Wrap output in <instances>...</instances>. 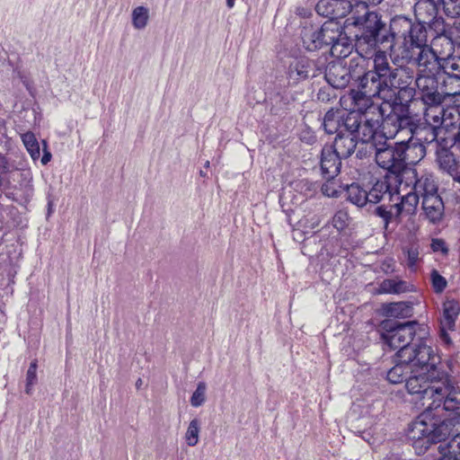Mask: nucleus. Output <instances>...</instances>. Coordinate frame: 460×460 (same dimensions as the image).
I'll use <instances>...</instances> for the list:
<instances>
[{
    "label": "nucleus",
    "mask_w": 460,
    "mask_h": 460,
    "mask_svg": "<svg viewBox=\"0 0 460 460\" xmlns=\"http://www.w3.org/2000/svg\"><path fill=\"white\" fill-rule=\"evenodd\" d=\"M412 50L403 49L400 57L395 58V63H412L418 67L419 74L438 75L442 63L426 42L421 47Z\"/></svg>",
    "instance_id": "0eeeda50"
},
{
    "label": "nucleus",
    "mask_w": 460,
    "mask_h": 460,
    "mask_svg": "<svg viewBox=\"0 0 460 460\" xmlns=\"http://www.w3.org/2000/svg\"><path fill=\"white\" fill-rule=\"evenodd\" d=\"M335 152L332 151L331 146H324L322 150L321 157V170L323 176L326 180H333L334 177L340 172L341 160Z\"/></svg>",
    "instance_id": "6ab92c4d"
},
{
    "label": "nucleus",
    "mask_w": 460,
    "mask_h": 460,
    "mask_svg": "<svg viewBox=\"0 0 460 460\" xmlns=\"http://www.w3.org/2000/svg\"><path fill=\"white\" fill-rule=\"evenodd\" d=\"M440 457L436 460H460V431L453 436L447 447H438Z\"/></svg>",
    "instance_id": "473e14b6"
},
{
    "label": "nucleus",
    "mask_w": 460,
    "mask_h": 460,
    "mask_svg": "<svg viewBox=\"0 0 460 460\" xmlns=\"http://www.w3.org/2000/svg\"><path fill=\"white\" fill-rule=\"evenodd\" d=\"M347 199L358 207H363L367 204V190L361 188L358 184H350L344 190Z\"/></svg>",
    "instance_id": "72a5a7b5"
},
{
    "label": "nucleus",
    "mask_w": 460,
    "mask_h": 460,
    "mask_svg": "<svg viewBox=\"0 0 460 460\" xmlns=\"http://www.w3.org/2000/svg\"><path fill=\"white\" fill-rule=\"evenodd\" d=\"M392 206L389 208L385 206H378L375 209V215L383 219L385 230H388L390 224L394 222L399 224L400 222L401 214L398 209L392 208Z\"/></svg>",
    "instance_id": "c9c22d12"
},
{
    "label": "nucleus",
    "mask_w": 460,
    "mask_h": 460,
    "mask_svg": "<svg viewBox=\"0 0 460 460\" xmlns=\"http://www.w3.org/2000/svg\"><path fill=\"white\" fill-rule=\"evenodd\" d=\"M440 72L444 77L442 85L447 96L460 94V56L453 57L443 61Z\"/></svg>",
    "instance_id": "9b49d317"
},
{
    "label": "nucleus",
    "mask_w": 460,
    "mask_h": 460,
    "mask_svg": "<svg viewBox=\"0 0 460 460\" xmlns=\"http://www.w3.org/2000/svg\"><path fill=\"white\" fill-rule=\"evenodd\" d=\"M350 97L354 103V108L365 117H379L381 118L384 111L392 110L389 102L376 103L373 100L377 98L376 95H370L363 90L351 91Z\"/></svg>",
    "instance_id": "9d476101"
},
{
    "label": "nucleus",
    "mask_w": 460,
    "mask_h": 460,
    "mask_svg": "<svg viewBox=\"0 0 460 460\" xmlns=\"http://www.w3.org/2000/svg\"><path fill=\"white\" fill-rule=\"evenodd\" d=\"M437 75L418 74L415 84L420 94V99L426 104H441L444 101V90L438 91ZM442 89H444L442 87Z\"/></svg>",
    "instance_id": "ddd939ff"
},
{
    "label": "nucleus",
    "mask_w": 460,
    "mask_h": 460,
    "mask_svg": "<svg viewBox=\"0 0 460 460\" xmlns=\"http://www.w3.org/2000/svg\"><path fill=\"white\" fill-rule=\"evenodd\" d=\"M455 44L450 35L440 34L433 39L429 47L438 58V60L443 63V61L454 56Z\"/></svg>",
    "instance_id": "5701e85b"
},
{
    "label": "nucleus",
    "mask_w": 460,
    "mask_h": 460,
    "mask_svg": "<svg viewBox=\"0 0 460 460\" xmlns=\"http://www.w3.org/2000/svg\"><path fill=\"white\" fill-rule=\"evenodd\" d=\"M349 13L355 25H362L363 31L356 40V50L358 55L367 57L376 48V36L382 29L381 17L376 12H369L366 1L348 3Z\"/></svg>",
    "instance_id": "423d86ee"
},
{
    "label": "nucleus",
    "mask_w": 460,
    "mask_h": 460,
    "mask_svg": "<svg viewBox=\"0 0 460 460\" xmlns=\"http://www.w3.org/2000/svg\"><path fill=\"white\" fill-rule=\"evenodd\" d=\"M148 9L145 6H137L132 11V24L135 29L142 30L148 22Z\"/></svg>",
    "instance_id": "58836bf2"
},
{
    "label": "nucleus",
    "mask_w": 460,
    "mask_h": 460,
    "mask_svg": "<svg viewBox=\"0 0 460 460\" xmlns=\"http://www.w3.org/2000/svg\"><path fill=\"white\" fill-rule=\"evenodd\" d=\"M426 106L423 122L441 131L446 109L441 104H426Z\"/></svg>",
    "instance_id": "bb28decb"
},
{
    "label": "nucleus",
    "mask_w": 460,
    "mask_h": 460,
    "mask_svg": "<svg viewBox=\"0 0 460 460\" xmlns=\"http://www.w3.org/2000/svg\"><path fill=\"white\" fill-rule=\"evenodd\" d=\"M448 33L454 40L455 43L460 45V20L455 22Z\"/></svg>",
    "instance_id": "3c124183"
},
{
    "label": "nucleus",
    "mask_w": 460,
    "mask_h": 460,
    "mask_svg": "<svg viewBox=\"0 0 460 460\" xmlns=\"http://www.w3.org/2000/svg\"><path fill=\"white\" fill-rule=\"evenodd\" d=\"M37 382V361L34 360L31 363L26 374V386L25 393L31 394L32 387Z\"/></svg>",
    "instance_id": "49530a36"
},
{
    "label": "nucleus",
    "mask_w": 460,
    "mask_h": 460,
    "mask_svg": "<svg viewBox=\"0 0 460 460\" xmlns=\"http://www.w3.org/2000/svg\"><path fill=\"white\" fill-rule=\"evenodd\" d=\"M387 137H384L378 142H373L367 146V151L363 156L375 155L378 166L393 173L402 171L407 163H413L411 159V146L407 145L404 139L393 145L388 142Z\"/></svg>",
    "instance_id": "39448f33"
},
{
    "label": "nucleus",
    "mask_w": 460,
    "mask_h": 460,
    "mask_svg": "<svg viewBox=\"0 0 460 460\" xmlns=\"http://www.w3.org/2000/svg\"><path fill=\"white\" fill-rule=\"evenodd\" d=\"M22 141L26 147L28 153L33 161H36L40 158V144L35 137V135L28 131L21 136Z\"/></svg>",
    "instance_id": "e433bc0d"
},
{
    "label": "nucleus",
    "mask_w": 460,
    "mask_h": 460,
    "mask_svg": "<svg viewBox=\"0 0 460 460\" xmlns=\"http://www.w3.org/2000/svg\"><path fill=\"white\" fill-rule=\"evenodd\" d=\"M345 112L340 110L328 111L323 118V126L326 133L334 134L343 131L341 129L342 119Z\"/></svg>",
    "instance_id": "cd10ccee"
},
{
    "label": "nucleus",
    "mask_w": 460,
    "mask_h": 460,
    "mask_svg": "<svg viewBox=\"0 0 460 460\" xmlns=\"http://www.w3.org/2000/svg\"><path fill=\"white\" fill-rule=\"evenodd\" d=\"M389 190L388 182L385 180L376 181L371 188L367 190V203H378Z\"/></svg>",
    "instance_id": "f704fd0d"
},
{
    "label": "nucleus",
    "mask_w": 460,
    "mask_h": 460,
    "mask_svg": "<svg viewBox=\"0 0 460 460\" xmlns=\"http://www.w3.org/2000/svg\"><path fill=\"white\" fill-rule=\"evenodd\" d=\"M0 168H3V169H4V166H2V165L0 164Z\"/></svg>",
    "instance_id": "bf43d9fd"
},
{
    "label": "nucleus",
    "mask_w": 460,
    "mask_h": 460,
    "mask_svg": "<svg viewBox=\"0 0 460 460\" xmlns=\"http://www.w3.org/2000/svg\"><path fill=\"white\" fill-rule=\"evenodd\" d=\"M349 215L346 211L339 210L332 217V226L339 231L348 226Z\"/></svg>",
    "instance_id": "8fccbe9b"
},
{
    "label": "nucleus",
    "mask_w": 460,
    "mask_h": 460,
    "mask_svg": "<svg viewBox=\"0 0 460 460\" xmlns=\"http://www.w3.org/2000/svg\"><path fill=\"white\" fill-rule=\"evenodd\" d=\"M397 67L392 69L388 64L387 84L390 98L393 95V89H398L408 96H412L414 89L411 86L414 80V71L406 66V63H394Z\"/></svg>",
    "instance_id": "1a4fd4ad"
},
{
    "label": "nucleus",
    "mask_w": 460,
    "mask_h": 460,
    "mask_svg": "<svg viewBox=\"0 0 460 460\" xmlns=\"http://www.w3.org/2000/svg\"><path fill=\"white\" fill-rule=\"evenodd\" d=\"M142 385V380L139 378V379L137 381L136 385H137V387L138 388V387H140V385Z\"/></svg>",
    "instance_id": "13d9d810"
},
{
    "label": "nucleus",
    "mask_w": 460,
    "mask_h": 460,
    "mask_svg": "<svg viewBox=\"0 0 460 460\" xmlns=\"http://www.w3.org/2000/svg\"><path fill=\"white\" fill-rule=\"evenodd\" d=\"M430 280L435 293H442L447 286V279L441 276L437 270H432L430 273Z\"/></svg>",
    "instance_id": "a18cd8bd"
},
{
    "label": "nucleus",
    "mask_w": 460,
    "mask_h": 460,
    "mask_svg": "<svg viewBox=\"0 0 460 460\" xmlns=\"http://www.w3.org/2000/svg\"><path fill=\"white\" fill-rule=\"evenodd\" d=\"M207 385L205 383L200 382L198 384L196 390L190 397V404L193 407H199L206 400Z\"/></svg>",
    "instance_id": "37998d69"
},
{
    "label": "nucleus",
    "mask_w": 460,
    "mask_h": 460,
    "mask_svg": "<svg viewBox=\"0 0 460 460\" xmlns=\"http://www.w3.org/2000/svg\"><path fill=\"white\" fill-rule=\"evenodd\" d=\"M318 68L314 60L302 57L292 62L288 68L289 79L294 83L317 75Z\"/></svg>",
    "instance_id": "a211bd4d"
},
{
    "label": "nucleus",
    "mask_w": 460,
    "mask_h": 460,
    "mask_svg": "<svg viewBox=\"0 0 460 460\" xmlns=\"http://www.w3.org/2000/svg\"><path fill=\"white\" fill-rule=\"evenodd\" d=\"M410 126L409 117L400 116L392 111L386 115L384 111L380 118V127L383 130H386L385 134H388L389 137L394 136L401 139L405 133H408Z\"/></svg>",
    "instance_id": "dca6fc26"
},
{
    "label": "nucleus",
    "mask_w": 460,
    "mask_h": 460,
    "mask_svg": "<svg viewBox=\"0 0 460 460\" xmlns=\"http://www.w3.org/2000/svg\"><path fill=\"white\" fill-rule=\"evenodd\" d=\"M43 144V155L41 157V164L46 165L51 160V153L48 150L47 142L45 140L42 141Z\"/></svg>",
    "instance_id": "603ef678"
},
{
    "label": "nucleus",
    "mask_w": 460,
    "mask_h": 460,
    "mask_svg": "<svg viewBox=\"0 0 460 460\" xmlns=\"http://www.w3.org/2000/svg\"><path fill=\"white\" fill-rule=\"evenodd\" d=\"M408 133L411 137L405 143L411 146V153L415 152L420 160L426 155L425 145L437 142L440 130L422 122L416 126L411 125Z\"/></svg>",
    "instance_id": "6e6552de"
},
{
    "label": "nucleus",
    "mask_w": 460,
    "mask_h": 460,
    "mask_svg": "<svg viewBox=\"0 0 460 460\" xmlns=\"http://www.w3.org/2000/svg\"><path fill=\"white\" fill-rule=\"evenodd\" d=\"M321 190L323 194L329 198L339 197L343 192V189L332 180H327Z\"/></svg>",
    "instance_id": "de8ad7c7"
},
{
    "label": "nucleus",
    "mask_w": 460,
    "mask_h": 460,
    "mask_svg": "<svg viewBox=\"0 0 460 460\" xmlns=\"http://www.w3.org/2000/svg\"><path fill=\"white\" fill-rule=\"evenodd\" d=\"M362 120V118L358 113H345L342 119L341 129L344 128V133H351L355 135Z\"/></svg>",
    "instance_id": "4c0bfd02"
},
{
    "label": "nucleus",
    "mask_w": 460,
    "mask_h": 460,
    "mask_svg": "<svg viewBox=\"0 0 460 460\" xmlns=\"http://www.w3.org/2000/svg\"><path fill=\"white\" fill-rule=\"evenodd\" d=\"M376 48L378 45L387 44L391 49L393 62L400 57L403 49L412 50L415 47H421L428 42L427 30L423 22H412L404 16H395L390 21L389 30L382 22V29L376 36Z\"/></svg>",
    "instance_id": "7ed1b4c3"
},
{
    "label": "nucleus",
    "mask_w": 460,
    "mask_h": 460,
    "mask_svg": "<svg viewBox=\"0 0 460 460\" xmlns=\"http://www.w3.org/2000/svg\"><path fill=\"white\" fill-rule=\"evenodd\" d=\"M354 47L356 48V44L353 45L351 40L342 31L341 37H338L337 40L330 48V52L332 57L341 60L349 57Z\"/></svg>",
    "instance_id": "c85d7f7f"
},
{
    "label": "nucleus",
    "mask_w": 460,
    "mask_h": 460,
    "mask_svg": "<svg viewBox=\"0 0 460 460\" xmlns=\"http://www.w3.org/2000/svg\"><path fill=\"white\" fill-rule=\"evenodd\" d=\"M412 190L419 194L421 199L426 196L438 194L436 181L429 173H423L420 177H417Z\"/></svg>",
    "instance_id": "a878e982"
},
{
    "label": "nucleus",
    "mask_w": 460,
    "mask_h": 460,
    "mask_svg": "<svg viewBox=\"0 0 460 460\" xmlns=\"http://www.w3.org/2000/svg\"><path fill=\"white\" fill-rule=\"evenodd\" d=\"M380 127L379 117H365L359 128L356 132L357 139L359 138L361 146L358 148L357 156L363 157V153L367 151V146L373 142H378L385 137L378 133L376 129Z\"/></svg>",
    "instance_id": "4468645a"
},
{
    "label": "nucleus",
    "mask_w": 460,
    "mask_h": 460,
    "mask_svg": "<svg viewBox=\"0 0 460 460\" xmlns=\"http://www.w3.org/2000/svg\"><path fill=\"white\" fill-rule=\"evenodd\" d=\"M381 294H402L411 291V285L398 279H384L379 285Z\"/></svg>",
    "instance_id": "c756f323"
},
{
    "label": "nucleus",
    "mask_w": 460,
    "mask_h": 460,
    "mask_svg": "<svg viewBox=\"0 0 460 460\" xmlns=\"http://www.w3.org/2000/svg\"><path fill=\"white\" fill-rule=\"evenodd\" d=\"M428 376L418 375L407 384V391L422 401L425 410L412 422L408 438L418 455L424 454L432 444L445 440L460 431V398L452 391L448 375L437 367H430Z\"/></svg>",
    "instance_id": "f257e3e1"
},
{
    "label": "nucleus",
    "mask_w": 460,
    "mask_h": 460,
    "mask_svg": "<svg viewBox=\"0 0 460 460\" xmlns=\"http://www.w3.org/2000/svg\"><path fill=\"white\" fill-rule=\"evenodd\" d=\"M421 208L426 218L433 224L439 222L445 211L444 202L438 194L423 197Z\"/></svg>",
    "instance_id": "412c9836"
},
{
    "label": "nucleus",
    "mask_w": 460,
    "mask_h": 460,
    "mask_svg": "<svg viewBox=\"0 0 460 460\" xmlns=\"http://www.w3.org/2000/svg\"><path fill=\"white\" fill-rule=\"evenodd\" d=\"M359 56V60L356 63L358 71L357 70L355 78L359 81L358 89L386 101L390 94L386 80L388 59L385 52L375 48L367 57Z\"/></svg>",
    "instance_id": "20e7f679"
},
{
    "label": "nucleus",
    "mask_w": 460,
    "mask_h": 460,
    "mask_svg": "<svg viewBox=\"0 0 460 460\" xmlns=\"http://www.w3.org/2000/svg\"><path fill=\"white\" fill-rule=\"evenodd\" d=\"M454 139L460 140V122H459V126H458V131H457V133L454 136Z\"/></svg>",
    "instance_id": "4d7b16f0"
},
{
    "label": "nucleus",
    "mask_w": 460,
    "mask_h": 460,
    "mask_svg": "<svg viewBox=\"0 0 460 460\" xmlns=\"http://www.w3.org/2000/svg\"><path fill=\"white\" fill-rule=\"evenodd\" d=\"M383 311L387 317L406 318L411 315L412 307L407 302H394L385 305Z\"/></svg>",
    "instance_id": "2f4dec72"
},
{
    "label": "nucleus",
    "mask_w": 460,
    "mask_h": 460,
    "mask_svg": "<svg viewBox=\"0 0 460 460\" xmlns=\"http://www.w3.org/2000/svg\"><path fill=\"white\" fill-rule=\"evenodd\" d=\"M366 2L373 4V5H377L379 4L383 0H365Z\"/></svg>",
    "instance_id": "6e6d98bb"
},
{
    "label": "nucleus",
    "mask_w": 460,
    "mask_h": 460,
    "mask_svg": "<svg viewBox=\"0 0 460 460\" xmlns=\"http://www.w3.org/2000/svg\"><path fill=\"white\" fill-rule=\"evenodd\" d=\"M356 62L355 59L350 60L349 66L341 60L330 63L326 69L324 77L328 84L334 88H344L346 87L351 78H356V73L358 67L353 68V64Z\"/></svg>",
    "instance_id": "f8f14e48"
},
{
    "label": "nucleus",
    "mask_w": 460,
    "mask_h": 460,
    "mask_svg": "<svg viewBox=\"0 0 460 460\" xmlns=\"http://www.w3.org/2000/svg\"><path fill=\"white\" fill-rule=\"evenodd\" d=\"M460 313V305L455 300H447L443 304V313L440 318V337L447 342H450L447 332L453 331L456 321Z\"/></svg>",
    "instance_id": "f3484780"
},
{
    "label": "nucleus",
    "mask_w": 460,
    "mask_h": 460,
    "mask_svg": "<svg viewBox=\"0 0 460 460\" xmlns=\"http://www.w3.org/2000/svg\"><path fill=\"white\" fill-rule=\"evenodd\" d=\"M440 5L441 0H418L414 5L415 16L424 24H430L437 19Z\"/></svg>",
    "instance_id": "aec40b11"
},
{
    "label": "nucleus",
    "mask_w": 460,
    "mask_h": 460,
    "mask_svg": "<svg viewBox=\"0 0 460 460\" xmlns=\"http://www.w3.org/2000/svg\"><path fill=\"white\" fill-rule=\"evenodd\" d=\"M337 0H320L315 5L316 13L323 16L334 20L335 16V5Z\"/></svg>",
    "instance_id": "ea45409f"
},
{
    "label": "nucleus",
    "mask_w": 460,
    "mask_h": 460,
    "mask_svg": "<svg viewBox=\"0 0 460 460\" xmlns=\"http://www.w3.org/2000/svg\"><path fill=\"white\" fill-rule=\"evenodd\" d=\"M441 5L447 16H460V0H441Z\"/></svg>",
    "instance_id": "c03bdc74"
},
{
    "label": "nucleus",
    "mask_w": 460,
    "mask_h": 460,
    "mask_svg": "<svg viewBox=\"0 0 460 460\" xmlns=\"http://www.w3.org/2000/svg\"><path fill=\"white\" fill-rule=\"evenodd\" d=\"M342 27L334 20L325 22L321 26V49L332 46L338 37H341Z\"/></svg>",
    "instance_id": "393cba45"
},
{
    "label": "nucleus",
    "mask_w": 460,
    "mask_h": 460,
    "mask_svg": "<svg viewBox=\"0 0 460 460\" xmlns=\"http://www.w3.org/2000/svg\"><path fill=\"white\" fill-rule=\"evenodd\" d=\"M443 246H444V243L441 240H434L432 243V248L434 251L442 249L444 252H447V250L444 249Z\"/></svg>",
    "instance_id": "864d4df0"
},
{
    "label": "nucleus",
    "mask_w": 460,
    "mask_h": 460,
    "mask_svg": "<svg viewBox=\"0 0 460 460\" xmlns=\"http://www.w3.org/2000/svg\"><path fill=\"white\" fill-rule=\"evenodd\" d=\"M301 39L304 47L309 51L321 49V27L305 24L301 31Z\"/></svg>",
    "instance_id": "b1692460"
},
{
    "label": "nucleus",
    "mask_w": 460,
    "mask_h": 460,
    "mask_svg": "<svg viewBox=\"0 0 460 460\" xmlns=\"http://www.w3.org/2000/svg\"><path fill=\"white\" fill-rule=\"evenodd\" d=\"M200 432V422L198 419H193L187 429L185 433L186 443L190 447H194L199 442V436Z\"/></svg>",
    "instance_id": "a19ab883"
},
{
    "label": "nucleus",
    "mask_w": 460,
    "mask_h": 460,
    "mask_svg": "<svg viewBox=\"0 0 460 460\" xmlns=\"http://www.w3.org/2000/svg\"><path fill=\"white\" fill-rule=\"evenodd\" d=\"M425 372L429 373V369L424 370L413 361H403L402 358L395 357V365L387 372V379L392 384H401L405 380L407 385L411 377L418 375L428 376Z\"/></svg>",
    "instance_id": "2eb2a0df"
},
{
    "label": "nucleus",
    "mask_w": 460,
    "mask_h": 460,
    "mask_svg": "<svg viewBox=\"0 0 460 460\" xmlns=\"http://www.w3.org/2000/svg\"><path fill=\"white\" fill-rule=\"evenodd\" d=\"M460 114L457 109H446L445 116H443V124L441 125V129L444 128L448 131L451 127H454L458 122Z\"/></svg>",
    "instance_id": "79ce46f5"
},
{
    "label": "nucleus",
    "mask_w": 460,
    "mask_h": 460,
    "mask_svg": "<svg viewBox=\"0 0 460 460\" xmlns=\"http://www.w3.org/2000/svg\"><path fill=\"white\" fill-rule=\"evenodd\" d=\"M226 5L228 8H233L234 6L235 0H226Z\"/></svg>",
    "instance_id": "5fc2aeb1"
},
{
    "label": "nucleus",
    "mask_w": 460,
    "mask_h": 460,
    "mask_svg": "<svg viewBox=\"0 0 460 460\" xmlns=\"http://www.w3.org/2000/svg\"><path fill=\"white\" fill-rule=\"evenodd\" d=\"M331 147L340 157L347 158L354 153L357 147V137L351 133L341 131L337 134Z\"/></svg>",
    "instance_id": "4be33fe9"
},
{
    "label": "nucleus",
    "mask_w": 460,
    "mask_h": 460,
    "mask_svg": "<svg viewBox=\"0 0 460 460\" xmlns=\"http://www.w3.org/2000/svg\"><path fill=\"white\" fill-rule=\"evenodd\" d=\"M405 253L407 256L406 263H407L408 268H410L411 270H415L416 265L420 259L419 248L415 245H411V247H409L405 250Z\"/></svg>",
    "instance_id": "09e8293b"
},
{
    "label": "nucleus",
    "mask_w": 460,
    "mask_h": 460,
    "mask_svg": "<svg viewBox=\"0 0 460 460\" xmlns=\"http://www.w3.org/2000/svg\"><path fill=\"white\" fill-rule=\"evenodd\" d=\"M420 196L413 190L402 196L401 202L392 206V208L398 209L400 214L406 213L412 215L416 212Z\"/></svg>",
    "instance_id": "7c9ffc66"
},
{
    "label": "nucleus",
    "mask_w": 460,
    "mask_h": 460,
    "mask_svg": "<svg viewBox=\"0 0 460 460\" xmlns=\"http://www.w3.org/2000/svg\"><path fill=\"white\" fill-rule=\"evenodd\" d=\"M383 330L382 339L393 349H399L396 358L403 361H413L427 370L435 367L438 358L431 347L423 342L411 344L416 334L418 323L414 321L399 323L393 320H385L381 323Z\"/></svg>",
    "instance_id": "f03ea898"
}]
</instances>
